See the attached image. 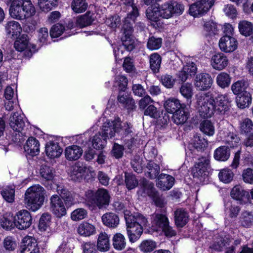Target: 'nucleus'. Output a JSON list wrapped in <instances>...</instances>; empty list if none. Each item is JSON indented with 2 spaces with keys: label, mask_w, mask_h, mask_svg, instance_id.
I'll return each instance as SVG.
<instances>
[{
  "label": "nucleus",
  "mask_w": 253,
  "mask_h": 253,
  "mask_svg": "<svg viewBox=\"0 0 253 253\" xmlns=\"http://www.w3.org/2000/svg\"><path fill=\"white\" fill-rule=\"evenodd\" d=\"M246 192L240 185L234 186L231 191V196L235 200L241 201L245 196Z\"/></svg>",
  "instance_id": "4d7b16f0"
},
{
  "label": "nucleus",
  "mask_w": 253,
  "mask_h": 253,
  "mask_svg": "<svg viewBox=\"0 0 253 253\" xmlns=\"http://www.w3.org/2000/svg\"><path fill=\"white\" fill-rule=\"evenodd\" d=\"M152 224L156 227L161 229L167 237H171L176 235V232L169 225V219L166 214L162 213L154 214Z\"/></svg>",
  "instance_id": "0eeeda50"
},
{
  "label": "nucleus",
  "mask_w": 253,
  "mask_h": 253,
  "mask_svg": "<svg viewBox=\"0 0 253 253\" xmlns=\"http://www.w3.org/2000/svg\"><path fill=\"white\" fill-rule=\"evenodd\" d=\"M161 17L168 19L173 16L169 1H167L161 5H159Z\"/></svg>",
  "instance_id": "6e6d98bb"
},
{
  "label": "nucleus",
  "mask_w": 253,
  "mask_h": 253,
  "mask_svg": "<svg viewBox=\"0 0 253 253\" xmlns=\"http://www.w3.org/2000/svg\"><path fill=\"white\" fill-rule=\"evenodd\" d=\"M230 156V152L228 146H222L217 148L214 154V158L218 161H225Z\"/></svg>",
  "instance_id": "e433bc0d"
},
{
  "label": "nucleus",
  "mask_w": 253,
  "mask_h": 253,
  "mask_svg": "<svg viewBox=\"0 0 253 253\" xmlns=\"http://www.w3.org/2000/svg\"><path fill=\"white\" fill-rule=\"evenodd\" d=\"M101 219L103 224L109 228H115L119 224L120 220L118 216L113 212L104 214Z\"/></svg>",
  "instance_id": "a878e982"
},
{
  "label": "nucleus",
  "mask_w": 253,
  "mask_h": 253,
  "mask_svg": "<svg viewBox=\"0 0 253 253\" xmlns=\"http://www.w3.org/2000/svg\"><path fill=\"white\" fill-rule=\"evenodd\" d=\"M230 101V99L227 94L219 95L216 97L215 100L216 112L224 114L229 109Z\"/></svg>",
  "instance_id": "dca6fc26"
},
{
  "label": "nucleus",
  "mask_w": 253,
  "mask_h": 253,
  "mask_svg": "<svg viewBox=\"0 0 253 253\" xmlns=\"http://www.w3.org/2000/svg\"><path fill=\"white\" fill-rule=\"evenodd\" d=\"M48 33H40L39 35V41L42 43H46L49 39L53 42L58 41V39H56L61 36V33H49L50 37L48 36Z\"/></svg>",
  "instance_id": "603ef678"
},
{
  "label": "nucleus",
  "mask_w": 253,
  "mask_h": 253,
  "mask_svg": "<svg viewBox=\"0 0 253 253\" xmlns=\"http://www.w3.org/2000/svg\"><path fill=\"white\" fill-rule=\"evenodd\" d=\"M148 169L146 176L151 179H154L157 177L160 173V168L159 166L152 161H150L147 165Z\"/></svg>",
  "instance_id": "a18cd8bd"
},
{
  "label": "nucleus",
  "mask_w": 253,
  "mask_h": 253,
  "mask_svg": "<svg viewBox=\"0 0 253 253\" xmlns=\"http://www.w3.org/2000/svg\"><path fill=\"white\" fill-rule=\"evenodd\" d=\"M197 105L199 114L202 117L210 118L216 112L215 100L208 93L197 95Z\"/></svg>",
  "instance_id": "423d86ee"
},
{
  "label": "nucleus",
  "mask_w": 253,
  "mask_h": 253,
  "mask_svg": "<svg viewBox=\"0 0 253 253\" xmlns=\"http://www.w3.org/2000/svg\"><path fill=\"white\" fill-rule=\"evenodd\" d=\"M216 83L221 88H225L229 85L231 83V78L229 74L225 72H221L216 77Z\"/></svg>",
  "instance_id": "49530a36"
},
{
  "label": "nucleus",
  "mask_w": 253,
  "mask_h": 253,
  "mask_svg": "<svg viewBox=\"0 0 253 253\" xmlns=\"http://www.w3.org/2000/svg\"><path fill=\"white\" fill-rule=\"evenodd\" d=\"M214 0H200L192 4L189 7V13L193 16H202L214 5Z\"/></svg>",
  "instance_id": "9d476101"
},
{
  "label": "nucleus",
  "mask_w": 253,
  "mask_h": 253,
  "mask_svg": "<svg viewBox=\"0 0 253 253\" xmlns=\"http://www.w3.org/2000/svg\"><path fill=\"white\" fill-rule=\"evenodd\" d=\"M85 170V168L79 164H75L71 167L70 172L71 179L75 181L80 180L83 177Z\"/></svg>",
  "instance_id": "f704fd0d"
},
{
  "label": "nucleus",
  "mask_w": 253,
  "mask_h": 253,
  "mask_svg": "<svg viewBox=\"0 0 253 253\" xmlns=\"http://www.w3.org/2000/svg\"><path fill=\"white\" fill-rule=\"evenodd\" d=\"M83 153L81 147L73 145L67 147L64 151V155L67 160L70 161H77L80 158Z\"/></svg>",
  "instance_id": "6ab92c4d"
},
{
  "label": "nucleus",
  "mask_w": 253,
  "mask_h": 253,
  "mask_svg": "<svg viewBox=\"0 0 253 253\" xmlns=\"http://www.w3.org/2000/svg\"><path fill=\"white\" fill-rule=\"evenodd\" d=\"M180 92L186 99H191L193 94L192 84L189 83L183 84L180 88Z\"/></svg>",
  "instance_id": "e2e57ef3"
},
{
  "label": "nucleus",
  "mask_w": 253,
  "mask_h": 253,
  "mask_svg": "<svg viewBox=\"0 0 253 253\" xmlns=\"http://www.w3.org/2000/svg\"><path fill=\"white\" fill-rule=\"evenodd\" d=\"M51 221V215L47 213H44L41 216L39 223V228L41 231H45L49 226Z\"/></svg>",
  "instance_id": "052dcab7"
},
{
  "label": "nucleus",
  "mask_w": 253,
  "mask_h": 253,
  "mask_svg": "<svg viewBox=\"0 0 253 253\" xmlns=\"http://www.w3.org/2000/svg\"><path fill=\"white\" fill-rule=\"evenodd\" d=\"M9 124L10 127L18 134L21 133L25 126V123L23 116L18 113L12 114L9 119Z\"/></svg>",
  "instance_id": "f3484780"
},
{
  "label": "nucleus",
  "mask_w": 253,
  "mask_h": 253,
  "mask_svg": "<svg viewBox=\"0 0 253 253\" xmlns=\"http://www.w3.org/2000/svg\"><path fill=\"white\" fill-rule=\"evenodd\" d=\"M123 131V135L126 136L132 132L129 125L123 123L120 118H117L113 121L107 120L101 127L102 137L104 139H110L115 136V134H120Z\"/></svg>",
  "instance_id": "7ed1b4c3"
},
{
  "label": "nucleus",
  "mask_w": 253,
  "mask_h": 253,
  "mask_svg": "<svg viewBox=\"0 0 253 253\" xmlns=\"http://www.w3.org/2000/svg\"><path fill=\"white\" fill-rule=\"evenodd\" d=\"M9 14L13 18L21 20L34 15L36 9L31 0H7Z\"/></svg>",
  "instance_id": "f03ea898"
},
{
  "label": "nucleus",
  "mask_w": 253,
  "mask_h": 253,
  "mask_svg": "<svg viewBox=\"0 0 253 253\" xmlns=\"http://www.w3.org/2000/svg\"><path fill=\"white\" fill-rule=\"evenodd\" d=\"M15 224L17 228L24 230L29 228L32 222L30 213L27 210L19 211L14 217Z\"/></svg>",
  "instance_id": "f8f14e48"
},
{
  "label": "nucleus",
  "mask_w": 253,
  "mask_h": 253,
  "mask_svg": "<svg viewBox=\"0 0 253 253\" xmlns=\"http://www.w3.org/2000/svg\"><path fill=\"white\" fill-rule=\"evenodd\" d=\"M127 16L125 18L122 27L123 32H131L133 30V25L134 20L139 16V10L127 11Z\"/></svg>",
  "instance_id": "b1692460"
},
{
  "label": "nucleus",
  "mask_w": 253,
  "mask_h": 253,
  "mask_svg": "<svg viewBox=\"0 0 253 253\" xmlns=\"http://www.w3.org/2000/svg\"><path fill=\"white\" fill-rule=\"evenodd\" d=\"M200 129L204 133L209 136H212L214 133V126L213 124L207 120L201 123Z\"/></svg>",
  "instance_id": "c03bdc74"
},
{
  "label": "nucleus",
  "mask_w": 253,
  "mask_h": 253,
  "mask_svg": "<svg viewBox=\"0 0 253 253\" xmlns=\"http://www.w3.org/2000/svg\"><path fill=\"white\" fill-rule=\"evenodd\" d=\"M45 194L44 189L40 185H32L25 193V203L30 210L35 211L43 205Z\"/></svg>",
  "instance_id": "20e7f679"
},
{
  "label": "nucleus",
  "mask_w": 253,
  "mask_h": 253,
  "mask_svg": "<svg viewBox=\"0 0 253 253\" xmlns=\"http://www.w3.org/2000/svg\"><path fill=\"white\" fill-rule=\"evenodd\" d=\"M162 44V39L160 38H156L154 37L150 38L147 42V46L151 50L159 49Z\"/></svg>",
  "instance_id": "0e129e2a"
},
{
  "label": "nucleus",
  "mask_w": 253,
  "mask_h": 253,
  "mask_svg": "<svg viewBox=\"0 0 253 253\" xmlns=\"http://www.w3.org/2000/svg\"><path fill=\"white\" fill-rule=\"evenodd\" d=\"M139 248L144 253L151 252L156 248V243L151 240H144L140 244Z\"/></svg>",
  "instance_id": "5fc2aeb1"
},
{
  "label": "nucleus",
  "mask_w": 253,
  "mask_h": 253,
  "mask_svg": "<svg viewBox=\"0 0 253 253\" xmlns=\"http://www.w3.org/2000/svg\"><path fill=\"white\" fill-rule=\"evenodd\" d=\"M174 218L175 225L177 227H182L188 222L189 215L185 210L179 208L174 211Z\"/></svg>",
  "instance_id": "5701e85b"
},
{
  "label": "nucleus",
  "mask_w": 253,
  "mask_h": 253,
  "mask_svg": "<svg viewBox=\"0 0 253 253\" xmlns=\"http://www.w3.org/2000/svg\"><path fill=\"white\" fill-rule=\"evenodd\" d=\"M40 144L38 139L33 137H30L27 140L24 146L25 151L29 155L33 157L40 153Z\"/></svg>",
  "instance_id": "4be33fe9"
},
{
  "label": "nucleus",
  "mask_w": 253,
  "mask_h": 253,
  "mask_svg": "<svg viewBox=\"0 0 253 253\" xmlns=\"http://www.w3.org/2000/svg\"><path fill=\"white\" fill-rule=\"evenodd\" d=\"M210 168V160L208 157H202L199 158L192 169V174L194 177L200 180L205 179L208 174Z\"/></svg>",
  "instance_id": "1a4fd4ad"
},
{
  "label": "nucleus",
  "mask_w": 253,
  "mask_h": 253,
  "mask_svg": "<svg viewBox=\"0 0 253 253\" xmlns=\"http://www.w3.org/2000/svg\"><path fill=\"white\" fill-rule=\"evenodd\" d=\"M77 18L68 20L64 24L57 23L53 25L50 28L49 32H64L71 30L74 28H79Z\"/></svg>",
  "instance_id": "a211bd4d"
},
{
  "label": "nucleus",
  "mask_w": 253,
  "mask_h": 253,
  "mask_svg": "<svg viewBox=\"0 0 253 253\" xmlns=\"http://www.w3.org/2000/svg\"><path fill=\"white\" fill-rule=\"evenodd\" d=\"M40 174L45 180H51L54 177V171L49 167L43 166L40 169Z\"/></svg>",
  "instance_id": "bf43d9fd"
},
{
  "label": "nucleus",
  "mask_w": 253,
  "mask_h": 253,
  "mask_svg": "<svg viewBox=\"0 0 253 253\" xmlns=\"http://www.w3.org/2000/svg\"><path fill=\"white\" fill-rule=\"evenodd\" d=\"M185 107L183 106L173 113L172 121L177 125L184 124L188 119V113L185 111Z\"/></svg>",
  "instance_id": "72a5a7b5"
},
{
  "label": "nucleus",
  "mask_w": 253,
  "mask_h": 253,
  "mask_svg": "<svg viewBox=\"0 0 253 253\" xmlns=\"http://www.w3.org/2000/svg\"><path fill=\"white\" fill-rule=\"evenodd\" d=\"M97 248L101 252H106L109 250V237L106 233L101 232L99 234L97 242Z\"/></svg>",
  "instance_id": "7c9ffc66"
},
{
  "label": "nucleus",
  "mask_w": 253,
  "mask_h": 253,
  "mask_svg": "<svg viewBox=\"0 0 253 253\" xmlns=\"http://www.w3.org/2000/svg\"><path fill=\"white\" fill-rule=\"evenodd\" d=\"M78 26L80 28H83L91 25L94 21V14L88 11L84 14L77 17Z\"/></svg>",
  "instance_id": "c756f323"
},
{
  "label": "nucleus",
  "mask_w": 253,
  "mask_h": 253,
  "mask_svg": "<svg viewBox=\"0 0 253 253\" xmlns=\"http://www.w3.org/2000/svg\"><path fill=\"white\" fill-rule=\"evenodd\" d=\"M106 139L102 137V133L99 132L94 135L92 140V146L96 149H102L106 142Z\"/></svg>",
  "instance_id": "69168bd1"
},
{
  "label": "nucleus",
  "mask_w": 253,
  "mask_h": 253,
  "mask_svg": "<svg viewBox=\"0 0 253 253\" xmlns=\"http://www.w3.org/2000/svg\"><path fill=\"white\" fill-rule=\"evenodd\" d=\"M162 58L157 53H154L149 57L150 67L154 73H158L161 66Z\"/></svg>",
  "instance_id": "4c0bfd02"
},
{
  "label": "nucleus",
  "mask_w": 253,
  "mask_h": 253,
  "mask_svg": "<svg viewBox=\"0 0 253 253\" xmlns=\"http://www.w3.org/2000/svg\"><path fill=\"white\" fill-rule=\"evenodd\" d=\"M1 194L3 199L8 203H13L14 201L15 187L14 186H9L4 188L1 191Z\"/></svg>",
  "instance_id": "a19ab883"
},
{
  "label": "nucleus",
  "mask_w": 253,
  "mask_h": 253,
  "mask_svg": "<svg viewBox=\"0 0 253 253\" xmlns=\"http://www.w3.org/2000/svg\"><path fill=\"white\" fill-rule=\"evenodd\" d=\"M230 243H231L230 238L228 237H225L219 239L213 245V248L215 251L221 252L223 251L227 246H229Z\"/></svg>",
  "instance_id": "864d4df0"
},
{
  "label": "nucleus",
  "mask_w": 253,
  "mask_h": 253,
  "mask_svg": "<svg viewBox=\"0 0 253 253\" xmlns=\"http://www.w3.org/2000/svg\"><path fill=\"white\" fill-rule=\"evenodd\" d=\"M58 0H38V5L44 12H48L58 5Z\"/></svg>",
  "instance_id": "58836bf2"
},
{
  "label": "nucleus",
  "mask_w": 253,
  "mask_h": 253,
  "mask_svg": "<svg viewBox=\"0 0 253 253\" xmlns=\"http://www.w3.org/2000/svg\"><path fill=\"white\" fill-rule=\"evenodd\" d=\"M88 4L86 0H73L71 3V8L76 13L84 12L87 8Z\"/></svg>",
  "instance_id": "37998d69"
},
{
  "label": "nucleus",
  "mask_w": 253,
  "mask_h": 253,
  "mask_svg": "<svg viewBox=\"0 0 253 253\" xmlns=\"http://www.w3.org/2000/svg\"><path fill=\"white\" fill-rule=\"evenodd\" d=\"M240 130L242 134L246 135L253 133V123L252 121L249 118L244 119L240 123Z\"/></svg>",
  "instance_id": "8fccbe9b"
},
{
  "label": "nucleus",
  "mask_w": 253,
  "mask_h": 253,
  "mask_svg": "<svg viewBox=\"0 0 253 253\" xmlns=\"http://www.w3.org/2000/svg\"><path fill=\"white\" fill-rule=\"evenodd\" d=\"M105 23L108 27L115 30L117 27H119L121 25V18L118 15H115L107 18Z\"/></svg>",
  "instance_id": "774afa93"
},
{
  "label": "nucleus",
  "mask_w": 253,
  "mask_h": 253,
  "mask_svg": "<svg viewBox=\"0 0 253 253\" xmlns=\"http://www.w3.org/2000/svg\"><path fill=\"white\" fill-rule=\"evenodd\" d=\"M12 38L15 40L14 47L18 51L22 52L25 49L29 50L31 53L36 51V45L29 43V37L26 34L14 33L12 35Z\"/></svg>",
  "instance_id": "6e6552de"
},
{
  "label": "nucleus",
  "mask_w": 253,
  "mask_h": 253,
  "mask_svg": "<svg viewBox=\"0 0 253 253\" xmlns=\"http://www.w3.org/2000/svg\"><path fill=\"white\" fill-rule=\"evenodd\" d=\"M62 152V149L57 143L49 141L46 144V154L50 158L54 159L59 157Z\"/></svg>",
  "instance_id": "393cba45"
},
{
  "label": "nucleus",
  "mask_w": 253,
  "mask_h": 253,
  "mask_svg": "<svg viewBox=\"0 0 253 253\" xmlns=\"http://www.w3.org/2000/svg\"><path fill=\"white\" fill-rule=\"evenodd\" d=\"M240 222L243 227L249 228L253 224V214L248 211H243L240 216Z\"/></svg>",
  "instance_id": "ea45409f"
},
{
  "label": "nucleus",
  "mask_w": 253,
  "mask_h": 253,
  "mask_svg": "<svg viewBox=\"0 0 253 253\" xmlns=\"http://www.w3.org/2000/svg\"><path fill=\"white\" fill-rule=\"evenodd\" d=\"M213 84V79L208 73L198 74L194 80V85L197 90L206 91L209 89Z\"/></svg>",
  "instance_id": "ddd939ff"
},
{
  "label": "nucleus",
  "mask_w": 253,
  "mask_h": 253,
  "mask_svg": "<svg viewBox=\"0 0 253 253\" xmlns=\"http://www.w3.org/2000/svg\"><path fill=\"white\" fill-rule=\"evenodd\" d=\"M77 232L82 236L89 237L95 234L96 228L88 222H83L78 226Z\"/></svg>",
  "instance_id": "bb28decb"
},
{
  "label": "nucleus",
  "mask_w": 253,
  "mask_h": 253,
  "mask_svg": "<svg viewBox=\"0 0 253 253\" xmlns=\"http://www.w3.org/2000/svg\"><path fill=\"white\" fill-rule=\"evenodd\" d=\"M233 175L232 171L228 169H223L218 173L219 180L225 183L230 182L233 179Z\"/></svg>",
  "instance_id": "13d9d810"
},
{
  "label": "nucleus",
  "mask_w": 253,
  "mask_h": 253,
  "mask_svg": "<svg viewBox=\"0 0 253 253\" xmlns=\"http://www.w3.org/2000/svg\"><path fill=\"white\" fill-rule=\"evenodd\" d=\"M218 44L222 51L231 53L237 48L238 42L235 38L225 35L220 39Z\"/></svg>",
  "instance_id": "2eb2a0df"
},
{
  "label": "nucleus",
  "mask_w": 253,
  "mask_h": 253,
  "mask_svg": "<svg viewBox=\"0 0 253 253\" xmlns=\"http://www.w3.org/2000/svg\"><path fill=\"white\" fill-rule=\"evenodd\" d=\"M146 15L151 21L157 22L159 17H161L159 7L148 8L146 11Z\"/></svg>",
  "instance_id": "3c124183"
},
{
  "label": "nucleus",
  "mask_w": 253,
  "mask_h": 253,
  "mask_svg": "<svg viewBox=\"0 0 253 253\" xmlns=\"http://www.w3.org/2000/svg\"><path fill=\"white\" fill-rule=\"evenodd\" d=\"M118 101L123 107L127 109H132L135 106L134 100L126 93L120 92Z\"/></svg>",
  "instance_id": "2f4dec72"
},
{
  "label": "nucleus",
  "mask_w": 253,
  "mask_h": 253,
  "mask_svg": "<svg viewBox=\"0 0 253 253\" xmlns=\"http://www.w3.org/2000/svg\"><path fill=\"white\" fill-rule=\"evenodd\" d=\"M229 61L227 56L222 53H218L211 57V64L213 69L221 70L228 64Z\"/></svg>",
  "instance_id": "aec40b11"
},
{
  "label": "nucleus",
  "mask_w": 253,
  "mask_h": 253,
  "mask_svg": "<svg viewBox=\"0 0 253 253\" xmlns=\"http://www.w3.org/2000/svg\"><path fill=\"white\" fill-rule=\"evenodd\" d=\"M85 200L89 206L99 209L106 208L110 202L111 196L108 191L99 188L96 191L87 190L85 192Z\"/></svg>",
  "instance_id": "39448f33"
},
{
  "label": "nucleus",
  "mask_w": 253,
  "mask_h": 253,
  "mask_svg": "<svg viewBox=\"0 0 253 253\" xmlns=\"http://www.w3.org/2000/svg\"><path fill=\"white\" fill-rule=\"evenodd\" d=\"M169 1L173 15H179L183 13L184 6L182 4L175 0H169Z\"/></svg>",
  "instance_id": "338daca9"
},
{
  "label": "nucleus",
  "mask_w": 253,
  "mask_h": 253,
  "mask_svg": "<svg viewBox=\"0 0 253 253\" xmlns=\"http://www.w3.org/2000/svg\"><path fill=\"white\" fill-rule=\"evenodd\" d=\"M2 247L8 252L14 251L17 248V243L15 239L11 236L5 237L2 242Z\"/></svg>",
  "instance_id": "79ce46f5"
},
{
  "label": "nucleus",
  "mask_w": 253,
  "mask_h": 253,
  "mask_svg": "<svg viewBox=\"0 0 253 253\" xmlns=\"http://www.w3.org/2000/svg\"><path fill=\"white\" fill-rule=\"evenodd\" d=\"M126 240L124 236L121 233L116 234L113 238V245L117 250H122L126 247Z\"/></svg>",
  "instance_id": "de8ad7c7"
},
{
  "label": "nucleus",
  "mask_w": 253,
  "mask_h": 253,
  "mask_svg": "<svg viewBox=\"0 0 253 253\" xmlns=\"http://www.w3.org/2000/svg\"><path fill=\"white\" fill-rule=\"evenodd\" d=\"M50 210L58 218H61L67 213L62 200L57 195H53L50 198Z\"/></svg>",
  "instance_id": "9b49d317"
},
{
  "label": "nucleus",
  "mask_w": 253,
  "mask_h": 253,
  "mask_svg": "<svg viewBox=\"0 0 253 253\" xmlns=\"http://www.w3.org/2000/svg\"><path fill=\"white\" fill-rule=\"evenodd\" d=\"M121 39L123 46L127 50L130 51L135 48L136 39L130 33H122Z\"/></svg>",
  "instance_id": "c85d7f7f"
},
{
  "label": "nucleus",
  "mask_w": 253,
  "mask_h": 253,
  "mask_svg": "<svg viewBox=\"0 0 253 253\" xmlns=\"http://www.w3.org/2000/svg\"><path fill=\"white\" fill-rule=\"evenodd\" d=\"M125 220L126 225V231L129 241L134 243L141 236L143 228L147 223V219L142 214H130L129 211L125 212Z\"/></svg>",
  "instance_id": "f257e3e1"
},
{
  "label": "nucleus",
  "mask_w": 253,
  "mask_h": 253,
  "mask_svg": "<svg viewBox=\"0 0 253 253\" xmlns=\"http://www.w3.org/2000/svg\"><path fill=\"white\" fill-rule=\"evenodd\" d=\"M174 181L172 176L161 173L158 177L157 185L163 191L169 190L173 186Z\"/></svg>",
  "instance_id": "412c9836"
},
{
  "label": "nucleus",
  "mask_w": 253,
  "mask_h": 253,
  "mask_svg": "<svg viewBox=\"0 0 253 253\" xmlns=\"http://www.w3.org/2000/svg\"><path fill=\"white\" fill-rule=\"evenodd\" d=\"M231 89L234 94H242L250 90L249 84L245 80L238 81L232 84Z\"/></svg>",
  "instance_id": "473e14b6"
},
{
  "label": "nucleus",
  "mask_w": 253,
  "mask_h": 253,
  "mask_svg": "<svg viewBox=\"0 0 253 253\" xmlns=\"http://www.w3.org/2000/svg\"><path fill=\"white\" fill-rule=\"evenodd\" d=\"M19 253H40L37 240L31 236L25 237L22 241Z\"/></svg>",
  "instance_id": "4468645a"
},
{
  "label": "nucleus",
  "mask_w": 253,
  "mask_h": 253,
  "mask_svg": "<svg viewBox=\"0 0 253 253\" xmlns=\"http://www.w3.org/2000/svg\"><path fill=\"white\" fill-rule=\"evenodd\" d=\"M240 138L233 132H229L228 133L225 138V143L228 145L227 146L231 148L236 147L239 143Z\"/></svg>",
  "instance_id": "680f3d73"
},
{
  "label": "nucleus",
  "mask_w": 253,
  "mask_h": 253,
  "mask_svg": "<svg viewBox=\"0 0 253 253\" xmlns=\"http://www.w3.org/2000/svg\"><path fill=\"white\" fill-rule=\"evenodd\" d=\"M183 106H185V105L184 104H181L178 99L172 97L167 99L164 103L166 110L168 113L172 114Z\"/></svg>",
  "instance_id": "cd10ccee"
},
{
  "label": "nucleus",
  "mask_w": 253,
  "mask_h": 253,
  "mask_svg": "<svg viewBox=\"0 0 253 253\" xmlns=\"http://www.w3.org/2000/svg\"><path fill=\"white\" fill-rule=\"evenodd\" d=\"M252 96L250 91L245 92L236 98V103L238 107L244 109L249 106L252 103Z\"/></svg>",
  "instance_id": "c9c22d12"
},
{
  "label": "nucleus",
  "mask_w": 253,
  "mask_h": 253,
  "mask_svg": "<svg viewBox=\"0 0 253 253\" xmlns=\"http://www.w3.org/2000/svg\"><path fill=\"white\" fill-rule=\"evenodd\" d=\"M125 182L128 190L135 188L138 184V181L135 176L130 173L125 172Z\"/></svg>",
  "instance_id": "09e8293b"
}]
</instances>
